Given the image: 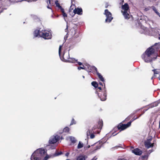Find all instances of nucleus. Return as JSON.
<instances>
[{
	"label": "nucleus",
	"mask_w": 160,
	"mask_h": 160,
	"mask_svg": "<svg viewBox=\"0 0 160 160\" xmlns=\"http://www.w3.org/2000/svg\"><path fill=\"white\" fill-rule=\"evenodd\" d=\"M145 9H146V11H147V9L146 8H145Z\"/></svg>",
	"instance_id": "57"
},
{
	"label": "nucleus",
	"mask_w": 160,
	"mask_h": 160,
	"mask_svg": "<svg viewBox=\"0 0 160 160\" xmlns=\"http://www.w3.org/2000/svg\"><path fill=\"white\" fill-rule=\"evenodd\" d=\"M37 0H28V2H31L32 1H36Z\"/></svg>",
	"instance_id": "45"
},
{
	"label": "nucleus",
	"mask_w": 160,
	"mask_h": 160,
	"mask_svg": "<svg viewBox=\"0 0 160 160\" xmlns=\"http://www.w3.org/2000/svg\"><path fill=\"white\" fill-rule=\"evenodd\" d=\"M104 14L105 15L106 18L105 19V22L110 23L113 18L111 13L109 11L108 9H105Z\"/></svg>",
	"instance_id": "8"
},
{
	"label": "nucleus",
	"mask_w": 160,
	"mask_h": 160,
	"mask_svg": "<svg viewBox=\"0 0 160 160\" xmlns=\"http://www.w3.org/2000/svg\"><path fill=\"white\" fill-rule=\"evenodd\" d=\"M74 6H75L73 4L71 5V6H70V8L69 9V10L70 12L71 11V10L73 9V8H72V7H74Z\"/></svg>",
	"instance_id": "34"
},
{
	"label": "nucleus",
	"mask_w": 160,
	"mask_h": 160,
	"mask_svg": "<svg viewBox=\"0 0 160 160\" xmlns=\"http://www.w3.org/2000/svg\"><path fill=\"white\" fill-rule=\"evenodd\" d=\"M103 125V122L102 120H99L98 122V125L96 127L95 126H94V127H95L96 128H98V129H101L102 128V127Z\"/></svg>",
	"instance_id": "19"
},
{
	"label": "nucleus",
	"mask_w": 160,
	"mask_h": 160,
	"mask_svg": "<svg viewBox=\"0 0 160 160\" xmlns=\"http://www.w3.org/2000/svg\"><path fill=\"white\" fill-rule=\"evenodd\" d=\"M153 78V77H152V79Z\"/></svg>",
	"instance_id": "59"
},
{
	"label": "nucleus",
	"mask_w": 160,
	"mask_h": 160,
	"mask_svg": "<svg viewBox=\"0 0 160 160\" xmlns=\"http://www.w3.org/2000/svg\"><path fill=\"white\" fill-rule=\"evenodd\" d=\"M69 139L71 141V142L73 144L75 143L77 141V140L75 139V138L72 136L69 137Z\"/></svg>",
	"instance_id": "20"
},
{
	"label": "nucleus",
	"mask_w": 160,
	"mask_h": 160,
	"mask_svg": "<svg viewBox=\"0 0 160 160\" xmlns=\"http://www.w3.org/2000/svg\"><path fill=\"white\" fill-rule=\"evenodd\" d=\"M99 98L102 101H105L107 99V90L105 88V85H104L103 91H100L97 93Z\"/></svg>",
	"instance_id": "6"
},
{
	"label": "nucleus",
	"mask_w": 160,
	"mask_h": 160,
	"mask_svg": "<svg viewBox=\"0 0 160 160\" xmlns=\"http://www.w3.org/2000/svg\"><path fill=\"white\" fill-rule=\"evenodd\" d=\"M122 12L125 19L130 18L131 15L128 12L129 10V6L127 3H125L122 6Z\"/></svg>",
	"instance_id": "5"
},
{
	"label": "nucleus",
	"mask_w": 160,
	"mask_h": 160,
	"mask_svg": "<svg viewBox=\"0 0 160 160\" xmlns=\"http://www.w3.org/2000/svg\"><path fill=\"white\" fill-rule=\"evenodd\" d=\"M131 117V116H128V117L126 118V119L127 120H129V119H130Z\"/></svg>",
	"instance_id": "44"
},
{
	"label": "nucleus",
	"mask_w": 160,
	"mask_h": 160,
	"mask_svg": "<svg viewBox=\"0 0 160 160\" xmlns=\"http://www.w3.org/2000/svg\"><path fill=\"white\" fill-rule=\"evenodd\" d=\"M73 12L74 14H77L79 15H81L82 13V10L81 8H75L73 11Z\"/></svg>",
	"instance_id": "16"
},
{
	"label": "nucleus",
	"mask_w": 160,
	"mask_h": 160,
	"mask_svg": "<svg viewBox=\"0 0 160 160\" xmlns=\"http://www.w3.org/2000/svg\"><path fill=\"white\" fill-rule=\"evenodd\" d=\"M117 134H115V135H114L113 136H114L115 135H117Z\"/></svg>",
	"instance_id": "55"
},
{
	"label": "nucleus",
	"mask_w": 160,
	"mask_h": 160,
	"mask_svg": "<svg viewBox=\"0 0 160 160\" xmlns=\"http://www.w3.org/2000/svg\"><path fill=\"white\" fill-rule=\"evenodd\" d=\"M59 9L61 10V11L62 12V13L64 12V9L62 7L61 8H60Z\"/></svg>",
	"instance_id": "40"
},
{
	"label": "nucleus",
	"mask_w": 160,
	"mask_h": 160,
	"mask_svg": "<svg viewBox=\"0 0 160 160\" xmlns=\"http://www.w3.org/2000/svg\"><path fill=\"white\" fill-rule=\"evenodd\" d=\"M131 148L132 152L134 153L136 155L139 156L142 153V151L138 148L132 149L133 148V147H131Z\"/></svg>",
	"instance_id": "13"
},
{
	"label": "nucleus",
	"mask_w": 160,
	"mask_h": 160,
	"mask_svg": "<svg viewBox=\"0 0 160 160\" xmlns=\"http://www.w3.org/2000/svg\"><path fill=\"white\" fill-rule=\"evenodd\" d=\"M83 146V144L82 143L80 142H79L77 148L78 149H80L82 148Z\"/></svg>",
	"instance_id": "25"
},
{
	"label": "nucleus",
	"mask_w": 160,
	"mask_h": 160,
	"mask_svg": "<svg viewBox=\"0 0 160 160\" xmlns=\"http://www.w3.org/2000/svg\"><path fill=\"white\" fill-rule=\"evenodd\" d=\"M151 8L154 12L160 17V13L158 11L157 9L154 6H152Z\"/></svg>",
	"instance_id": "22"
},
{
	"label": "nucleus",
	"mask_w": 160,
	"mask_h": 160,
	"mask_svg": "<svg viewBox=\"0 0 160 160\" xmlns=\"http://www.w3.org/2000/svg\"><path fill=\"white\" fill-rule=\"evenodd\" d=\"M34 37H38L43 38L45 39H49L52 38V35L51 33L48 32L45 30L38 28L34 31L33 33Z\"/></svg>",
	"instance_id": "3"
},
{
	"label": "nucleus",
	"mask_w": 160,
	"mask_h": 160,
	"mask_svg": "<svg viewBox=\"0 0 160 160\" xmlns=\"http://www.w3.org/2000/svg\"><path fill=\"white\" fill-rule=\"evenodd\" d=\"M62 152H58V153L56 152L54 154V156H55V157L58 156L59 155L62 154Z\"/></svg>",
	"instance_id": "30"
},
{
	"label": "nucleus",
	"mask_w": 160,
	"mask_h": 160,
	"mask_svg": "<svg viewBox=\"0 0 160 160\" xmlns=\"http://www.w3.org/2000/svg\"><path fill=\"white\" fill-rule=\"evenodd\" d=\"M47 8H49V9H51L50 7H49V6H48H48H47Z\"/></svg>",
	"instance_id": "50"
},
{
	"label": "nucleus",
	"mask_w": 160,
	"mask_h": 160,
	"mask_svg": "<svg viewBox=\"0 0 160 160\" xmlns=\"http://www.w3.org/2000/svg\"><path fill=\"white\" fill-rule=\"evenodd\" d=\"M68 29V26H67V27L66 29H65V32H66V31Z\"/></svg>",
	"instance_id": "51"
},
{
	"label": "nucleus",
	"mask_w": 160,
	"mask_h": 160,
	"mask_svg": "<svg viewBox=\"0 0 160 160\" xmlns=\"http://www.w3.org/2000/svg\"><path fill=\"white\" fill-rule=\"evenodd\" d=\"M86 66L87 67H85V70L88 72H91L94 70L96 72L98 71L97 68L95 66H91L88 64L86 65Z\"/></svg>",
	"instance_id": "12"
},
{
	"label": "nucleus",
	"mask_w": 160,
	"mask_h": 160,
	"mask_svg": "<svg viewBox=\"0 0 160 160\" xmlns=\"http://www.w3.org/2000/svg\"><path fill=\"white\" fill-rule=\"evenodd\" d=\"M77 62L79 65L80 66L82 65V63L80 62Z\"/></svg>",
	"instance_id": "43"
},
{
	"label": "nucleus",
	"mask_w": 160,
	"mask_h": 160,
	"mask_svg": "<svg viewBox=\"0 0 160 160\" xmlns=\"http://www.w3.org/2000/svg\"><path fill=\"white\" fill-rule=\"evenodd\" d=\"M96 73L100 80L102 82H105V80L100 73H99L98 71L96 72Z\"/></svg>",
	"instance_id": "17"
},
{
	"label": "nucleus",
	"mask_w": 160,
	"mask_h": 160,
	"mask_svg": "<svg viewBox=\"0 0 160 160\" xmlns=\"http://www.w3.org/2000/svg\"><path fill=\"white\" fill-rule=\"evenodd\" d=\"M62 15L64 17H67V14L64 12L62 13Z\"/></svg>",
	"instance_id": "41"
},
{
	"label": "nucleus",
	"mask_w": 160,
	"mask_h": 160,
	"mask_svg": "<svg viewBox=\"0 0 160 160\" xmlns=\"http://www.w3.org/2000/svg\"><path fill=\"white\" fill-rule=\"evenodd\" d=\"M46 153V152L44 149H38L32 154L31 157V160H41Z\"/></svg>",
	"instance_id": "4"
},
{
	"label": "nucleus",
	"mask_w": 160,
	"mask_h": 160,
	"mask_svg": "<svg viewBox=\"0 0 160 160\" xmlns=\"http://www.w3.org/2000/svg\"><path fill=\"white\" fill-rule=\"evenodd\" d=\"M97 159V158L96 157H94L93 158H92L91 160H96Z\"/></svg>",
	"instance_id": "46"
},
{
	"label": "nucleus",
	"mask_w": 160,
	"mask_h": 160,
	"mask_svg": "<svg viewBox=\"0 0 160 160\" xmlns=\"http://www.w3.org/2000/svg\"><path fill=\"white\" fill-rule=\"evenodd\" d=\"M99 84H100V85H102V86H103L102 83V82H99Z\"/></svg>",
	"instance_id": "48"
},
{
	"label": "nucleus",
	"mask_w": 160,
	"mask_h": 160,
	"mask_svg": "<svg viewBox=\"0 0 160 160\" xmlns=\"http://www.w3.org/2000/svg\"><path fill=\"white\" fill-rule=\"evenodd\" d=\"M152 140L151 138L148 139L144 142L145 146L146 147L149 148L151 147H152L153 146V143H152L150 142Z\"/></svg>",
	"instance_id": "14"
},
{
	"label": "nucleus",
	"mask_w": 160,
	"mask_h": 160,
	"mask_svg": "<svg viewBox=\"0 0 160 160\" xmlns=\"http://www.w3.org/2000/svg\"><path fill=\"white\" fill-rule=\"evenodd\" d=\"M31 16L34 19H35L37 18V16L35 15H31Z\"/></svg>",
	"instance_id": "38"
},
{
	"label": "nucleus",
	"mask_w": 160,
	"mask_h": 160,
	"mask_svg": "<svg viewBox=\"0 0 160 160\" xmlns=\"http://www.w3.org/2000/svg\"><path fill=\"white\" fill-rule=\"evenodd\" d=\"M59 136L58 135L53 136L51 137L49 141L50 144H54L56 142L59 138Z\"/></svg>",
	"instance_id": "11"
},
{
	"label": "nucleus",
	"mask_w": 160,
	"mask_h": 160,
	"mask_svg": "<svg viewBox=\"0 0 160 160\" xmlns=\"http://www.w3.org/2000/svg\"><path fill=\"white\" fill-rule=\"evenodd\" d=\"M158 79L160 80V76L158 77Z\"/></svg>",
	"instance_id": "52"
},
{
	"label": "nucleus",
	"mask_w": 160,
	"mask_h": 160,
	"mask_svg": "<svg viewBox=\"0 0 160 160\" xmlns=\"http://www.w3.org/2000/svg\"><path fill=\"white\" fill-rule=\"evenodd\" d=\"M139 117H137L136 118H133L131 120L130 122H130V125H131V122H133V121L135 120V119H137V118H138Z\"/></svg>",
	"instance_id": "32"
},
{
	"label": "nucleus",
	"mask_w": 160,
	"mask_h": 160,
	"mask_svg": "<svg viewBox=\"0 0 160 160\" xmlns=\"http://www.w3.org/2000/svg\"><path fill=\"white\" fill-rule=\"evenodd\" d=\"M52 1V0H48L47 2L48 3V2L49 4L50 5H51L53 4V3H51V1Z\"/></svg>",
	"instance_id": "39"
},
{
	"label": "nucleus",
	"mask_w": 160,
	"mask_h": 160,
	"mask_svg": "<svg viewBox=\"0 0 160 160\" xmlns=\"http://www.w3.org/2000/svg\"><path fill=\"white\" fill-rule=\"evenodd\" d=\"M86 157L84 155H80L77 158V160H86Z\"/></svg>",
	"instance_id": "18"
},
{
	"label": "nucleus",
	"mask_w": 160,
	"mask_h": 160,
	"mask_svg": "<svg viewBox=\"0 0 160 160\" xmlns=\"http://www.w3.org/2000/svg\"><path fill=\"white\" fill-rule=\"evenodd\" d=\"M130 126V122H128L126 124L120 123L118 125L117 128H114L113 130L115 131V130H116L118 129V130H121V131L129 127Z\"/></svg>",
	"instance_id": "9"
},
{
	"label": "nucleus",
	"mask_w": 160,
	"mask_h": 160,
	"mask_svg": "<svg viewBox=\"0 0 160 160\" xmlns=\"http://www.w3.org/2000/svg\"><path fill=\"white\" fill-rule=\"evenodd\" d=\"M49 157L48 155H46L44 158L43 160H47L49 158Z\"/></svg>",
	"instance_id": "35"
},
{
	"label": "nucleus",
	"mask_w": 160,
	"mask_h": 160,
	"mask_svg": "<svg viewBox=\"0 0 160 160\" xmlns=\"http://www.w3.org/2000/svg\"><path fill=\"white\" fill-rule=\"evenodd\" d=\"M160 101H158L157 102L154 103L153 104V107H156L158 105V103H159Z\"/></svg>",
	"instance_id": "31"
},
{
	"label": "nucleus",
	"mask_w": 160,
	"mask_h": 160,
	"mask_svg": "<svg viewBox=\"0 0 160 160\" xmlns=\"http://www.w3.org/2000/svg\"><path fill=\"white\" fill-rule=\"evenodd\" d=\"M71 31L72 32V35L74 38H77L79 37V32L77 30L73 28L71 29Z\"/></svg>",
	"instance_id": "15"
},
{
	"label": "nucleus",
	"mask_w": 160,
	"mask_h": 160,
	"mask_svg": "<svg viewBox=\"0 0 160 160\" xmlns=\"http://www.w3.org/2000/svg\"><path fill=\"white\" fill-rule=\"evenodd\" d=\"M85 67L84 66H83V67L79 66L78 67V69L79 70H80L81 69H83L85 70Z\"/></svg>",
	"instance_id": "33"
},
{
	"label": "nucleus",
	"mask_w": 160,
	"mask_h": 160,
	"mask_svg": "<svg viewBox=\"0 0 160 160\" xmlns=\"http://www.w3.org/2000/svg\"><path fill=\"white\" fill-rule=\"evenodd\" d=\"M149 151H150V153L152 152L153 151V150H150Z\"/></svg>",
	"instance_id": "49"
},
{
	"label": "nucleus",
	"mask_w": 160,
	"mask_h": 160,
	"mask_svg": "<svg viewBox=\"0 0 160 160\" xmlns=\"http://www.w3.org/2000/svg\"><path fill=\"white\" fill-rule=\"evenodd\" d=\"M55 4L56 7H58L59 8H61V6L60 5L59 3L58 2V1L56 0L55 1Z\"/></svg>",
	"instance_id": "27"
},
{
	"label": "nucleus",
	"mask_w": 160,
	"mask_h": 160,
	"mask_svg": "<svg viewBox=\"0 0 160 160\" xmlns=\"http://www.w3.org/2000/svg\"><path fill=\"white\" fill-rule=\"evenodd\" d=\"M145 9H146V11H147V9L146 8H145Z\"/></svg>",
	"instance_id": "58"
},
{
	"label": "nucleus",
	"mask_w": 160,
	"mask_h": 160,
	"mask_svg": "<svg viewBox=\"0 0 160 160\" xmlns=\"http://www.w3.org/2000/svg\"><path fill=\"white\" fill-rule=\"evenodd\" d=\"M82 77L83 78H85V77L83 76H82Z\"/></svg>",
	"instance_id": "53"
},
{
	"label": "nucleus",
	"mask_w": 160,
	"mask_h": 160,
	"mask_svg": "<svg viewBox=\"0 0 160 160\" xmlns=\"http://www.w3.org/2000/svg\"><path fill=\"white\" fill-rule=\"evenodd\" d=\"M62 46V45L59 46L58 51L61 60L63 62H69L75 63V62H77V60H75L74 58H70L69 50H65L63 53L62 57L61 55V51Z\"/></svg>",
	"instance_id": "2"
},
{
	"label": "nucleus",
	"mask_w": 160,
	"mask_h": 160,
	"mask_svg": "<svg viewBox=\"0 0 160 160\" xmlns=\"http://www.w3.org/2000/svg\"><path fill=\"white\" fill-rule=\"evenodd\" d=\"M119 148H122V146L121 145L116 146L113 147L111 148L110 149L111 151H113L115 149H118Z\"/></svg>",
	"instance_id": "21"
},
{
	"label": "nucleus",
	"mask_w": 160,
	"mask_h": 160,
	"mask_svg": "<svg viewBox=\"0 0 160 160\" xmlns=\"http://www.w3.org/2000/svg\"><path fill=\"white\" fill-rule=\"evenodd\" d=\"M17 0H0V4H2V5L9 6L11 2H17ZM6 8H3L2 6H0V13L2 12Z\"/></svg>",
	"instance_id": "7"
},
{
	"label": "nucleus",
	"mask_w": 160,
	"mask_h": 160,
	"mask_svg": "<svg viewBox=\"0 0 160 160\" xmlns=\"http://www.w3.org/2000/svg\"><path fill=\"white\" fill-rule=\"evenodd\" d=\"M98 89H99V90L97 91L96 92V93H97L98 92H99L100 91H101V90L102 89V88L101 87H99L98 88Z\"/></svg>",
	"instance_id": "36"
},
{
	"label": "nucleus",
	"mask_w": 160,
	"mask_h": 160,
	"mask_svg": "<svg viewBox=\"0 0 160 160\" xmlns=\"http://www.w3.org/2000/svg\"><path fill=\"white\" fill-rule=\"evenodd\" d=\"M92 85L95 88H98V84L96 82H92L91 83Z\"/></svg>",
	"instance_id": "24"
},
{
	"label": "nucleus",
	"mask_w": 160,
	"mask_h": 160,
	"mask_svg": "<svg viewBox=\"0 0 160 160\" xmlns=\"http://www.w3.org/2000/svg\"><path fill=\"white\" fill-rule=\"evenodd\" d=\"M117 160H126V159L124 158H118Z\"/></svg>",
	"instance_id": "42"
},
{
	"label": "nucleus",
	"mask_w": 160,
	"mask_h": 160,
	"mask_svg": "<svg viewBox=\"0 0 160 160\" xmlns=\"http://www.w3.org/2000/svg\"><path fill=\"white\" fill-rule=\"evenodd\" d=\"M69 131V128L68 127H65L63 129V131L64 132H67Z\"/></svg>",
	"instance_id": "28"
},
{
	"label": "nucleus",
	"mask_w": 160,
	"mask_h": 160,
	"mask_svg": "<svg viewBox=\"0 0 160 160\" xmlns=\"http://www.w3.org/2000/svg\"><path fill=\"white\" fill-rule=\"evenodd\" d=\"M69 152H67L65 154V156L68 157V155H69Z\"/></svg>",
	"instance_id": "47"
},
{
	"label": "nucleus",
	"mask_w": 160,
	"mask_h": 160,
	"mask_svg": "<svg viewBox=\"0 0 160 160\" xmlns=\"http://www.w3.org/2000/svg\"><path fill=\"white\" fill-rule=\"evenodd\" d=\"M154 72V75L155 76V74H158L160 73V70L159 69H153L152 70Z\"/></svg>",
	"instance_id": "23"
},
{
	"label": "nucleus",
	"mask_w": 160,
	"mask_h": 160,
	"mask_svg": "<svg viewBox=\"0 0 160 160\" xmlns=\"http://www.w3.org/2000/svg\"><path fill=\"white\" fill-rule=\"evenodd\" d=\"M90 145H88V148H90Z\"/></svg>",
	"instance_id": "54"
},
{
	"label": "nucleus",
	"mask_w": 160,
	"mask_h": 160,
	"mask_svg": "<svg viewBox=\"0 0 160 160\" xmlns=\"http://www.w3.org/2000/svg\"><path fill=\"white\" fill-rule=\"evenodd\" d=\"M160 48V43H156L154 45L149 47L146 50L145 52L142 56V59L145 62H148L155 60L157 56L152 57L153 54L156 52H158Z\"/></svg>",
	"instance_id": "1"
},
{
	"label": "nucleus",
	"mask_w": 160,
	"mask_h": 160,
	"mask_svg": "<svg viewBox=\"0 0 160 160\" xmlns=\"http://www.w3.org/2000/svg\"><path fill=\"white\" fill-rule=\"evenodd\" d=\"M76 123V122L73 118L72 119V120L70 124V125H72L73 124H75Z\"/></svg>",
	"instance_id": "29"
},
{
	"label": "nucleus",
	"mask_w": 160,
	"mask_h": 160,
	"mask_svg": "<svg viewBox=\"0 0 160 160\" xmlns=\"http://www.w3.org/2000/svg\"><path fill=\"white\" fill-rule=\"evenodd\" d=\"M148 156L147 155H145L142 156V158H146L147 159L148 158Z\"/></svg>",
	"instance_id": "37"
},
{
	"label": "nucleus",
	"mask_w": 160,
	"mask_h": 160,
	"mask_svg": "<svg viewBox=\"0 0 160 160\" xmlns=\"http://www.w3.org/2000/svg\"><path fill=\"white\" fill-rule=\"evenodd\" d=\"M101 147V145L99 143L97 146L95 148L94 150H96L98 149H100Z\"/></svg>",
	"instance_id": "26"
},
{
	"label": "nucleus",
	"mask_w": 160,
	"mask_h": 160,
	"mask_svg": "<svg viewBox=\"0 0 160 160\" xmlns=\"http://www.w3.org/2000/svg\"><path fill=\"white\" fill-rule=\"evenodd\" d=\"M96 128L95 127H93L92 129H89L87 132V135L88 138L89 136H90V138L91 139L95 137V135L93 134V130Z\"/></svg>",
	"instance_id": "10"
},
{
	"label": "nucleus",
	"mask_w": 160,
	"mask_h": 160,
	"mask_svg": "<svg viewBox=\"0 0 160 160\" xmlns=\"http://www.w3.org/2000/svg\"><path fill=\"white\" fill-rule=\"evenodd\" d=\"M145 9H146V11H147V9L146 8H145Z\"/></svg>",
	"instance_id": "56"
}]
</instances>
